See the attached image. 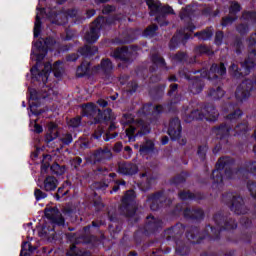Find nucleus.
I'll use <instances>...</instances> for the list:
<instances>
[{
	"instance_id": "nucleus-1",
	"label": "nucleus",
	"mask_w": 256,
	"mask_h": 256,
	"mask_svg": "<svg viewBox=\"0 0 256 256\" xmlns=\"http://www.w3.org/2000/svg\"><path fill=\"white\" fill-rule=\"evenodd\" d=\"M213 221L217 227L208 224L204 229L205 237H209L212 241H219L222 231H235L237 229V220L231 217L229 212L218 211L214 214Z\"/></svg>"
},
{
	"instance_id": "nucleus-2",
	"label": "nucleus",
	"mask_w": 256,
	"mask_h": 256,
	"mask_svg": "<svg viewBox=\"0 0 256 256\" xmlns=\"http://www.w3.org/2000/svg\"><path fill=\"white\" fill-rule=\"evenodd\" d=\"M247 42L249 49L254 48L248 53L245 60L241 62V68L235 63L229 66L228 73L233 79H243V77H247L256 67V33L251 34Z\"/></svg>"
},
{
	"instance_id": "nucleus-3",
	"label": "nucleus",
	"mask_w": 256,
	"mask_h": 256,
	"mask_svg": "<svg viewBox=\"0 0 256 256\" xmlns=\"http://www.w3.org/2000/svg\"><path fill=\"white\" fill-rule=\"evenodd\" d=\"M186 231V238L193 245H197L203 241V236H201V230L197 226H185L183 223L178 222L174 226L166 229L164 231V237L166 241H180L183 237V233Z\"/></svg>"
},
{
	"instance_id": "nucleus-4",
	"label": "nucleus",
	"mask_w": 256,
	"mask_h": 256,
	"mask_svg": "<svg viewBox=\"0 0 256 256\" xmlns=\"http://www.w3.org/2000/svg\"><path fill=\"white\" fill-rule=\"evenodd\" d=\"M233 165H235V159L225 156L220 158L216 163V169L212 171V189H219L223 185V172L227 179H233Z\"/></svg>"
},
{
	"instance_id": "nucleus-5",
	"label": "nucleus",
	"mask_w": 256,
	"mask_h": 256,
	"mask_svg": "<svg viewBox=\"0 0 256 256\" xmlns=\"http://www.w3.org/2000/svg\"><path fill=\"white\" fill-rule=\"evenodd\" d=\"M210 121L215 123L219 119V111L212 103H205L201 106V109H194L189 114L184 115L185 123H192V121Z\"/></svg>"
},
{
	"instance_id": "nucleus-6",
	"label": "nucleus",
	"mask_w": 256,
	"mask_h": 256,
	"mask_svg": "<svg viewBox=\"0 0 256 256\" xmlns=\"http://www.w3.org/2000/svg\"><path fill=\"white\" fill-rule=\"evenodd\" d=\"M148 7L150 17H155L160 27H167L169 22H167V15H172L173 8L169 5H163L161 1L155 0H145Z\"/></svg>"
},
{
	"instance_id": "nucleus-7",
	"label": "nucleus",
	"mask_w": 256,
	"mask_h": 256,
	"mask_svg": "<svg viewBox=\"0 0 256 256\" xmlns=\"http://www.w3.org/2000/svg\"><path fill=\"white\" fill-rule=\"evenodd\" d=\"M112 113L113 110L111 108L101 110L93 103L82 104V117L93 119L92 125H100V123L111 121Z\"/></svg>"
},
{
	"instance_id": "nucleus-8",
	"label": "nucleus",
	"mask_w": 256,
	"mask_h": 256,
	"mask_svg": "<svg viewBox=\"0 0 256 256\" xmlns=\"http://www.w3.org/2000/svg\"><path fill=\"white\" fill-rule=\"evenodd\" d=\"M181 101V95L175 94L174 99H172L167 104H158L156 106H153V103H147L142 106V108L139 110V113H142V115H161L167 111V113H175L177 111V108L175 105Z\"/></svg>"
},
{
	"instance_id": "nucleus-9",
	"label": "nucleus",
	"mask_w": 256,
	"mask_h": 256,
	"mask_svg": "<svg viewBox=\"0 0 256 256\" xmlns=\"http://www.w3.org/2000/svg\"><path fill=\"white\" fill-rule=\"evenodd\" d=\"M222 201L236 215H247L249 213V208L245 205V200L241 195L226 192L222 194Z\"/></svg>"
},
{
	"instance_id": "nucleus-10",
	"label": "nucleus",
	"mask_w": 256,
	"mask_h": 256,
	"mask_svg": "<svg viewBox=\"0 0 256 256\" xmlns=\"http://www.w3.org/2000/svg\"><path fill=\"white\" fill-rule=\"evenodd\" d=\"M120 215L127 217L131 225H137L141 221V215L137 213V206L131 194H125L122 198V204L119 207Z\"/></svg>"
},
{
	"instance_id": "nucleus-11",
	"label": "nucleus",
	"mask_w": 256,
	"mask_h": 256,
	"mask_svg": "<svg viewBox=\"0 0 256 256\" xmlns=\"http://www.w3.org/2000/svg\"><path fill=\"white\" fill-rule=\"evenodd\" d=\"M197 74V71L191 72L189 68H183L179 71L180 77L189 81V91L192 95H199V93L203 92L205 89V75L201 74V76H193Z\"/></svg>"
},
{
	"instance_id": "nucleus-12",
	"label": "nucleus",
	"mask_w": 256,
	"mask_h": 256,
	"mask_svg": "<svg viewBox=\"0 0 256 256\" xmlns=\"http://www.w3.org/2000/svg\"><path fill=\"white\" fill-rule=\"evenodd\" d=\"M213 132L216 133V139L219 141L212 150L214 155H217L221 149H225L231 145L229 142V138L231 137V126L222 123L215 126Z\"/></svg>"
},
{
	"instance_id": "nucleus-13",
	"label": "nucleus",
	"mask_w": 256,
	"mask_h": 256,
	"mask_svg": "<svg viewBox=\"0 0 256 256\" xmlns=\"http://www.w3.org/2000/svg\"><path fill=\"white\" fill-rule=\"evenodd\" d=\"M146 201L149 203L151 211H159L160 209H163V207L167 205V201L168 204L171 203V201L167 198V194H165L164 190L149 194Z\"/></svg>"
},
{
	"instance_id": "nucleus-14",
	"label": "nucleus",
	"mask_w": 256,
	"mask_h": 256,
	"mask_svg": "<svg viewBox=\"0 0 256 256\" xmlns=\"http://www.w3.org/2000/svg\"><path fill=\"white\" fill-rule=\"evenodd\" d=\"M99 48L97 46L84 45L83 47L78 48L77 53H71L66 55V61L68 63H75L79 57H84V59H91L97 52Z\"/></svg>"
},
{
	"instance_id": "nucleus-15",
	"label": "nucleus",
	"mask_w": 256,
	"mask_h": 256,
	"mask_svg": "<svg viewBox=\"0 0 256 256\" xmlns=\"http://www.w3.org/2000/svg\"><path fill=\"white\" fill-rule=\"evenodd\" d=\"M101 221L99 220H94L91 222V224L85 226L83 228L85 235L82 236V243L85 245H95L97 241H99V238L97 236L91 234L95 233V231H99L101 228Z\"/></svg>"
},
{
	"instance_id": "nucleus-16",
	"label": "nucleus",
	"mask_w": 256,
	"mask_h": 256,
	"mask_svg": "<svg viewBox=\"0 0 256 256\" xmlns=\"http://www.w3.org/2000/svg\"><path fill=\"white\" fill-rule=\"evenodd\" d=\"M103 21H105V18L103 16L98 17L96 20H94L93 25L90 27V31L86 33L85 40L90 45H93V43H97V40L99 39V35L101 33V29H103Z\"/></svg>"
},
{
	"instance_id": "nucleus-17",
	"label": "nucleus",
	"mask_w": 256,
	"mask_h": 256,
	"mask_svg": "<svg viewBox=\"0 0 256 256\" xmlns=\"http://www.w3.org/2000/svg\"><path fill=\"white\" fill-rule=\"evenodd\" d=\"M179 17L186 23V31L193 33V31L197 29V26L193 24V18L195 17V10L193 9V6L187 5L186 7L182 8L179 13Z\"/></svg>"
},
{
	"instance_id": "nucleus-18",
	"label": "nucleus",
	"mask_w": 256,
	"mask_h": 256,
	"mask_svg": "<svg viewBox=\"0 0 256 256\" xmlns=\"http://www.w3.org/2000/svg\"><path fill=\"white\" fill-rule=\"evenodd\" d=\"M205 75L208 81H217L219 77H225L227 75V67L223 62L213 63Z\"/></svg>"
},
{
	"instance_id": "nucleus-19",
	"label": "nucleus",
	"mask_w": 256,
	"mask_h": 256,
	"mask_svg": "<svg viewBox=\"0 0 256 256\" xmlns=\"http://www.w3.org/2000/svg\"><path fill=\"white\" fill-rule=\"evenodd\" d=\"M134 55L135 54L133 51L129 50V47L127 46L116 48L112 52V57H114V59L122 61V63H125L126 65H131L134 59Z\"/></svg>"
},
{
	"instance_id": "nucleus-20",
	"label": "nucleus",
	"mask_w": 256,
	"mask_h": 256,
	"mask_svg": "<svg viewBox=\"0 0 256 256\" xmlns=\"http://www.w3.org/2000/svg\"><path fill=\"white\" fill-rule=\"evenodd\" d=\"M146 224L144 225L145 235H154V233H159L163 227V221L159 218H155L153 215H148L146 217Z\"/></svg>"
},
{
	"instance_id": "nucleus-21",
	"label": "nucleus",
	"mask_w": 256,
	"mask_h": 256,
	"mask_svg": "<svg viewBox=\"0 0 256 256\" xmlns=\"http://www.w3.org/2000/svg\"><path fill=\"white\" fill-rule=\"evenodd\" d=\"M182 131L183 127L181 126V120L179 117L170 119L167 133L171 141H179V139H181Z\"/></svg>"
},
{
	"instance_id": "nucleus-22",
	"label": "nucleus",
	"mask_w": 256,
	"mask_h": 256,
	"mask_svg": "<svg viewBox=\"0 0 256 256\" xmlns=\"http://www.w3.org/2000/svg\"><path fill=\"white\" fill-rule=\"evenodd\" d=\"M183 217L188 221H193L194 223H201V221L205 219V211L202 208L186 207L183 210Z\"/></svg>"
},
{
	"instance_id": "nucleus-23",
	"label": "nucleus",
	"mask_w": 256,
	"mask_h": 256,
	"mask_svg": "<svg viewBox=\"0 0 256 256\" xmlns=\"http://www.w3.org/2000/svg\"><path fill=\"white\" fill-rule=\"evenodd\" d=\"M225 113H229L226 116L227 121L230 123H235L237 119H241L243 117V111L237 108V103L235 102H228L223 107Z\"/></svg>"
},
{
	"instance_id": "nucleus-24",
	"label": "nucleus",
	"mask_w": 256,
	"mask_h": 256,
	"mask_svg": "<svg viewBox=\"0 0 256 256\" xmlns=\"http://www.w3.org/2000/svg\"><path fill=\"white\" fill-rule=\"evenodd\" d=\"M149 133H151V126L149 124H143L138 131L135 126H130L126 129V137H128L129 141H135L137 137H144V135H149Z\"/></svg>"
},
{
	"instance_id": "nucleus-25",
	"label": "nucleus",
	"mask_w": 256,
	"mask_h": 256,
	"mask_svg": "<svg viewBox=\"0 0 256 256\" xmlns=\"http://www.w3.org/2000/svg\"><path fill=\"white\" fill-rule=\"evenodd\" d=\"M91 159L92 163L94 165H97V163H103L105 161H110V159H113V153L108 147L98 148L92 154Z\"/></svg>"
},
{
	"instance_id": "nucleus-26",
	"label": "nucleus",
	"mask_w": 256,
	"mask_h": 256,
	"mask_svg": "<svg viewBox=\"0 0 256 256\" xmlns=\"http://www.w3.org/2000/svg\"><path fill=\"white\" fill-rule=\"evenodd\" d=\"M30 73L32 75V81L42 84V87H45L47 85V81H49V70H39V67L37 65H34L30 69Z\"/></svg>"
},
{
	"instance_id": "nucleus-27",
	"label": "nucleus",
	"mask_w": 256,
	"mask_h": 256,
	"mask_svg": "<svg viewBox=\"0 0 256 256\" xmlns=\"http://www.w3.org/2000/svg\"><path fill=\"white\" fill-rule=\"evenodd\" d=\"M29 92V107L32 115H35V117H39V115H43V110H38L37 107H39V103L32 102V101H39V93L35 88H28Z\"/></svg>"
},
{
	"instance_id": "nucleus-28",
	"label": "nucleus",
	"mask_w": 256,
	"mask_h": 256,
	"mask_svg": "<svg viewBox=\"0 0 256 256\" xmlns=\"http://www.w3.org/2000/svg\"><path fill=\"white\" fill-rule=\"evenodd\" d=\"M117 172L119 175H125L126 177H133L139 173V167L135 163L124 162L118 165Z\"/></svg>"
},
{
	"instance_id": "nucleus-29",
	"label": "nucleus",
	"mask_w": 256,
	"mask_h": 256,
	"mask_svg": "<svg viewBox=\"0 0 256 256\" xmlns=\"http://www.w3.org/2000/svg\"><path fill=\"white\" fill-rule=\"evenodd\" d=\"M97 71H101L103 77L105 79H111V74L113 73V69L115 66L113 62L109 58H103L99 65L96 66Z\"/></svg>"
},
{
	"instance_id": "nucleus-30",
	"label": "nucleus",
	"mask_w": 256,
	"mask_h": 256,
	"mask_svg": "<svg viewBox=\"0 0 256 256\" xmlns=\"http://www.w3.org/2000/svg\"><path fill=\"white\" fill-rule=\"evenodd\" d=\"M178 198L180 201H203L205 199V194L202 192L193 193L189 190H182L178 193Z\"/></svg>"
},
{
	"instance_id": "nucleus-31",
	"label": "nucleus",
	"mask_w": 256,
	"mask_h": 256,
	"mask_svg": "<svg viewBox=\"0 0 256 256\" xmlns=\"http://www.w3.org/2000/svg\"><path fill=\"white\" fill-rule=\"evenodd\" d=\"M151 61L154 66H150L149 71L150 73H155L157 69H167V62L163 56L159 55L158 53H154L151 56Z\"/></svg>"
},
{
	"instance_id": "nucleus-32",
	"label": "nucleus",
	"mask_w": 256,
	"mask_h": 256,
	"mask_svg": "<svg viewBox=\"0 0 256 256\" xmlns=\"http://www.w3.org/2000/svg\"><path fill=\"white\" fill-rule=\"evenodd\" d=\"M89 75H91V62L84 60L76 69V77L81 79L83 77H89Z\"/></svg>"
},
{
	"instance_id": "nucleus-33",
	"label": "nucleus",
	"mask_w": 256,
	"mask_h": 256,
	"mask_svg": "<svg viewBox=\"0 0 256 256\" xmlns=\"http://www.w3.org/2000/svg\"><path fill=\"white\" fill-rule=\"evenodd\" d=\"M57 185H59V180H57L55 176H47L44 179L43 186H41V189H43V191L51 192L57 189Z\"/></svg>"
},
{
	"instance_id": "nucleus-34",
	"label": "nucleus",
	"mask_w": 256,
	"mask_h": 256,
	"mask_svg": "<svg viewBox=\"0 0 256 256\" xmlns=\"http://www.w3.org/2000/svg\"><path fill=\"white\" fill-rule=\"evenodd\" d=\"M228 127H231L230 131L234 132V137H241V135H245L247 131H249V125L247 122H241L238 123L235 127L233 125H230L229 123H225Z\"/></svg>"
},
{
	"instance_id": "nucleus-35",
	"label": "nucleus",
	"mask_w": 256,
	"mask_h": 256,
	"mask_svg": "<svg viewBox=\"0 0 256 256\" xmlns=\"http://www.w3.org/2000/svg\"><path fill=\"white\" fill-rule=\"evenodd\" d=\"M150 96L154 101H159L163 99V95H165V85H157L150 89Z\"/></svg>"
},
{
	"instance_id": "nucleus-36",
	"label": "nucleus",
	"mask_w": 256,
	"mask_h": 256,
	"mask_svg": "<svg viewBox=\"0 0 256 256\" xmlns=\"http://www.w3.org/2000/svg\"><path fill=\"white\" fill-rule=\"evenodd\" d=\"M194 37H197L199 41H211L213 39V28L207 27L202 31L194 33Z\"/></svg>"
},
{
	"instance_id": "nucleus-37",
	"label": "nucleus",
	"mask_w": 256,
	"mask_h": 256,
	"mask_svg": "<svg viewBox=\"0 0 256 256\" xmlns=\"http://www.w3.org/2000/svg\"><path fill=\"white\" fill-rule=\"evenodd\" d=\"M174 243L176 245V255L187 256L189 253H191V248L186 246L183 240H176Z\"/></svg>"
},
{
	"instance_id": "nucleus-38",
	"label": "nucleus",
	"mask_w": 256,
	"mask_h": 256,
	"mask_svg": "<svg viewBox=\"0 0 256 256\" xmlns=\"http://www.w3.org/2000/svg\"><path fill=\"white\" fill-rule=\"evenodd\" d=\"M232 49L236 55H242L243 49H245V45L243 44V38L240 36H236L232 41Z\"/></svg>"
},
{
	"instance_id": "nucleus-39",
	"label": "nucleus",
	"mask_w": 256,
	"mask_h": 256,
	"mask_svg": "<svg viewBox=\"0 0 256 256\" xmlns=\"http://www.w3.org/2000/svg\"><path fill=\"white\" fill-rule=\"evenodd\" d=\"M224 96H225V90H223L221 86H218L216 88H210L208 92V97H210L214 101H219V99H223Z\"/></svg>"
},
{
	"instance_id": "nucleus-40",
	"label": "nucleus",
	"mask_w": 256,
	"mask_h": 256,
	"mask_svg": "<svg viewBox=\"0 0 256 256\" xmlns=\"http://www.w3.org/2000/svg\"><path fill=\"white\" fill-rule=\"evenodd\" d=\"M61 65H62L61 60H58L54 62L53 65L51 64L45 65V69L49 67L50 71L54 73V77L59 78V77H63V71H62Z\"/></svg>"
},
{
	"instance_id": "nucleus-41",
	"label": "nucleus",
	"mask_w": 256,
	"mask_h": 256,
	"mask_svg": "<svg viewBox=\"0 0 256 256\" xmlns=\"http://www.w3.org/2000/svg\"><path fill=\"white\" fill-rule=\"evenodd\" d=\"M155 151V143L151 140H147L145 144L139 148L140 155H149Z\"/></svg>"
},
{
	"instance_id": "nucleus-42",
	"label": "nucleus",
	"mask_w": 256,
	"mask_h": 256,
	"mask_svg": "<svg viewBox=\"0 0 256 256\" xmlns=\"http://www.w3.org/2000/svg\"><path fill=\"white\" fill-rule=\"evenodd\" d=\"M50 171L53 175H57V177H61V175H65L67 171V166L59 165V163L55 162L50 166Z\"/></svg>"
},
{
	"instance_id": "nucleus-43",
	"label": "nucleus",
	"mask_w": 256,
	"mask_h": 256,
	"mask_svg": "<svg viewBox=\"0 0 256 256\" xmlns=\"http://www.w3.org/2000/svg\"><path fill=\"white\" fill-rule=\"evenodd\" d=\"M187 177H189V172H181L170 180V185H181L187 181Z\"/></svg>"
},
{
	"instance_id": "nucleus-44",
	"label": "nucleus",
	"mask_w": 256,
	"mask_h": 256,
	"mask_svg": "<svg viewBox=\"0 0 256 256\" xmlns=\"http://www.w3.org/2000/svg\"><path fill=\"white\" fill-rule=\"evenodd\" d=\"M243 7H241V4L237 1H232L230 3V6L228 8L229 15L232 17H237L238 13H241Z\"/></svg>"
},
{
	"instance_id": "nucleus-45",
	"label": "nucleus",
	"mask_w": 256,
	"mask_h": 256,
	"mask_svg": "<svg viewBox=\"0 0 256 256\" xmlns=\"http://www.w3.org/2000/svg\"><path fill=\"white\" fill-rule=\"evenodd\" d=\"M181 39H183V34L179 33V34H175L170 42H169V49L170 51H175V49H177V47H179V43H181Z\"/></svg>"
},
{
	"instance_id": "nucleus-46",
	"label": "nucleus",
	"mask_w": 256,
	"mask_h": 256,
	"mask_svg": "<svg viewBox=\"0 0 256 256\" xmlns=\"http://www.w3.org/2000/svg\"><path fill=\"white\" fill-rule=\"evenodd\" d=\"M157 31H159V26L157 24H151L145 28L143 31L144 37H155L157 35Z\"/></svg>"
},
{
	"instance_id": "nucleus-47",
	"label": "nucleus",
	"mask_w": 256,
	"mask_h": 256,
	"mask_svg": "<svg viewBox=\"0 0 256 256\" xmlns=\"http://www.w3.org/2000/svg\"><path fill=\"white\" fill-rule=\"evenodd\" d=\"M187 59H188L187 53L182 51H178L176 54L172 56V61H174V63H179V64L187 63Z\"/></svg>"
},
{
	"instance_id": "nucleus-48",
	"label": "nucleus",
	"mask_w": 256,
	"mask_h": 256,
	"mask_svg": "<svg viewBox=\"0 0 256 256\" xmlns=\"http://www.w3.org/2000/svg\"><path fill=\"white\" fill-rule=\"evenodd\" d=\"M66 256H87V252L81 250L79 247L72 245L69 251L66 253Z\"/></svg>"
},
{
	"instance_id": "nucleus-49",
	"label": "nucleus",
	"mask_w": 256,
	"mask_h": 256,
	"mask_svg": "<svg viewBox=\"0 0 256 256\" xmlns=\"http://www.w3.org/2000/svg\"><path fill=\"white\" fill-rule=\"evenodd\" d=\"M137 89H139V83L137 82V80L127 82L126 92L128 93V95H133L134 93H137Z\"/></svg>"
},
{
	"instance_id": "nucleus-50",
	"label": "nucleus",
	"mask_w": 256,
	"mask_h": 256,
	"mask_svg": "<svg viewBox=\"0 0 256 256\" xmlns=\"http://www.w3.org/2000/svg\"><path fill=\"white\" fill-rule=\"evenodd\" d=\"M209 151V146L207 144L198 146L197 155L201 161L207 159V152Z\"/></svg>"
},
{
	"instance_id": "nucleus-51",
	"label": "nucleus",
	"mask_w": 256,
	"mask_h": 256,
	"mask_svg": "<svg viewBox=\"0 0 256 256\" xmlns=\"http://www.w3.org/2000/svg\"><path fill=\"white\" fill-rule=\"evenodd\" d=\"M237 19H239V16H231V14L226 16V17H223L221 19V26L222 27H229V25L234 24L235 21H237Z\"/></svg>"
},
{
	"instance_id": "nucleus-52",
	"label": "nucleus",
	"mask_w": 256,
	"mask_h": 256,
	"mask_svg": "<svg viewBox=\"0 0 256 256\" xmlns=\"http://www.w3.org/2000/svg\"><path fill=\"white\" fill-rule=\"evenodd\" d=\"M236 175H239V177H242L243 179H248L249 178V168L247 167V162H245L243 167L237 168L235 171Z\"/></svg>"
},
{
	"instance_id": "nucleus-53",
	"label": "nucleus",
	"mask_w": 256,
	"mask_h": 256,
	"mask_svg": "<svg viewBox=\"0 0 256 256\" xmlns=\"http://www.w3.org/2000/svg\"><path fill=\"white\" fill-rule=\"evenodd\" d=\"M43 22H41V17L39 15H36V20L34 23V39H37L39 35H41V25Z\"/></svg>"
},
{
	"instance_id": "nucleus-54",
	"label": "nucleus",
	"mask_w": 256,
	"mask_h": 256,
	"mask_svg": "<svg viewBox=\"0 0 256 256\" xmlns=\"http://www.w3.org/2000/svg\"><path fill=\"white\" fill-rule=\"evenodd\" d=\"M59 137V131L58 130H51L46 133L45 135V142L51 143L52 141H55Z\"/></svg>"
},
{
	"instance_id": "nucleus-55",
	"label": "nucleus",
	"mask_w": 256,
	"mask_h": 256,
	"mask_svg": "<svg viewBox=\"0 0 256 256\" xmlns=\"http://www.w3.org/2000/svg\"><path fill=\"white\" fill-rule=\"evenodd\" d=\"M223 39H225V33L221 30L216 31L214 43L217 45V47H220V45H223Z\"/></svg>"
},
{
	"instance_id": "nucleus-56",
	"label": "nucleus",
	"mask_w": 256,
	"mask_h": 256,
	"mask_svg": "<svg viewBox=\"0 0 256 256\" xmlns=\"http://www.w3.org/2000/svg\"><path fill=\"white\" fill-rule=\"evenodd\" d=\"M247 189H248L251 197H253V199H256V182L253 180H249L247 182Z\"/></svg>"
},
{
	"instance_id": "nucleus-57",
	"label": "nucleus",
	"mask_w": 256,
	"mask_h": 256,
	"mask_svg": "<svg viewBox=\"0 0 256 256\" xmlns=\"http://www.w3.org/2000/svg\"><path fill=\"white\" fill-rule=\"evenodd\" d=\"M236 31L239 33V35H247L249 33V25L240 23L237 25Z\"/></svg>"
},
{
	"instance_id": "nucleus-58",
	"label": "nucleus",
	"mask_w": 256,
	"mask_h": 256,
	"mask_svg": "<svg viewBox=\"0 0 256 256\" xmlns=\"http://www.w3.org/2000/svg\"><path fill=\"white\" fill-rule=\"evenodd\" d=\"M60 142L63 143V145L69 146L71 143H73V134L66 133L63 135L62 138H60Z\"/></svg>"
},
{
	"instance_id": "nucleus-59",
	"label": "nucleus",
	"mask_w": 256,
	"mask_h": 256,
	"mask_svg": "<svg viewBox=\"0 0 256 256\" xmlns=\"http://www.w3.org/2000/svg\"><path fill=\"white\" fill-rule=\"evenodd\" d=\"M197 53H200L201 55H210L211 49L206 45H199L196 47Z\"/></svg>"
},
{
	"instance_id": "nucleus-60",
	"label": "nucleus",
	"mask_w": 256,
	"mask_h": 256,
	"mask_svg": "<svg viewBox=\"0 0 256 256\" xmlns=\"http://www.w3.org/2000/svg\"><path fill=\"white\" fill-rule=\"evenodd\" d=\"M29 245H31V242L29 241L22 242L20 256H29V253L27 252L29 251Z\"/></svg>"
},
{
	"instance_id": "nucleus-61",
	"label": "nucleus",
	"mask_w": 256,
	"mask_h": 256,
	"mask_svg": "<svg viewBox=\"0 0 256 256\" xmlns=\"http://www.w3.org/2000/svg\"><path fill=\"white\" fill-rule=\"evenodd\" d=\"M34 197H35L36 201H41V199H46L47 193L43 192L39 188H36L34 190Z\"/></svg>"
},
{
	"instance_id": "nucleus-62",
	"label": "nucleus",
	"mask_w": 256,
	"mask_h": 256,
	"mask_svg": "<svg viewBox=\"0 0 256 256\" xmlns=\"http://www.w3.org/2000/svg\"><path fill=\"white\" fill-rule=\"evenodd\" d=\"M81 116H77L75 118L70 119L69 125L70 127H72L73 129H77V127L81 126Z\"/></svg>"
},
{
	"instance_id": "nucleus-63",
	"label": "nucleus",
	"mask_w": 256,
	"mask_h": 256,
	"mask_svg": "<svg viewBox=\"0 0 256 256\" xmlns=\"http://www.w3.org/2000/svg\"><path fill=\"white\" fill-rule=\"evenodd\" d=\"M34 47L37 51H42V53H47V46H45V42L38 40L34 43Z\"/></svg>"
},
{
	"instance_id": "nucleus-64",
	"label": "nucleus",
	"mask_w": 256,
	"mask_h": 256,
	"mask_svg": "<svg viewBox=\"0 0 256 256\" xmlns=\"http://www.w3.org/2000/svg\"><path fill=\"white\" fill-rule=\"evenodd\" d=\"M246 167H248L250 173L256 177V161L246 162Z\"/></svg>"
}]
</instances>
